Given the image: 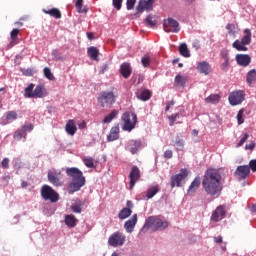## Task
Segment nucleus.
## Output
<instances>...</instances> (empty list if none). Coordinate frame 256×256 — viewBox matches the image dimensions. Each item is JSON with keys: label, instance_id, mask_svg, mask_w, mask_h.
Returning a JSON list of instances; mask_svg holds the SVG:
<instances>
[{"label": "nucleus", "instance_id": "1", "mask_svg": "<svg viewBox=\"0 0 256 256\" xmlns=\"http://www.w3.org/2000/svg\"><path fill=\"white\" fill-rule=\"evenodd\" d=\"M202 187L210 197H219L223 191V184L221 183V173L217 169H207L202 181Z\"/></svg>", "mask_w": 256, "mask_h": 256}, {"label": "nucleus", "instance_id": "2", "mask_svg": "<svg viewBox=\"0 0 256 256\" xmlns=\"http://www.w3.org/2000/svg\"><path fill=\"white\" fill-rule=\"evenodd\" d=\"M68 177L72 178V182L69 184V193H75L81 190V187L85 185V176L79 168L71 167L66 169Z\"/></svg>", "mask_w": 256, "mask_h": 256}, {"label": "nucleus", "instance_id": "3", "mask_svg": "<svg viewBox=\"0 0 256 256\" xmlns=\"http://www.w3.org/2000/svg\"><path fill=\"white\" fill-rule=\"evenodd\" d=\"M151 227H153V231H164V229L169 227V223H167V221L161 220V218L150 216L148 219H146L142 228V232L147 233V230L151 229Z\"/></svg>", "mask_w": 256, "mask_h": 256}, {"label": "nucleus", "instance_id": "4", "mask_svg": "<svg viewBox=\"0 0 256 256\" xmlns=\"http://www.w3.org/2000/svg\"><path fill=\"white\" fill-rule=\"evenodd\" d=\"M244 36L241 40H236L233 42L232 47L237 51H248V48L245 45L251 44V30L246 28L244 30Z\"/></svg>", "mask_w": 256, "mask_h": 256}, {"label": "nucleus", "instance_id": "5", "mask_svg": "<svg viewBox=\"0 0 256 256\" xmlns=\"http://www.w3.org/2000/svg\"><path fill=\"white\" fill-rule=\"evenodd\" d=\"M127 241V236L121 231L112 233L108 238V245L110 247H123Z\"/></svg>", "mask_w": 256, "mask_h": 256}, {"label": "nucleus", "instance_id": "6", "mask_svg": "<svg viewBox=\"0 0 256 256\" xmlns=\"http://www.w3.org/2000/svg\"><path fill=\"white\" fill-rule=\"evenodd\" d=\"M122 121L124 122L123 131L131 132L135 129V125H137V114L126 112L122 115Z\"/></svg>", "mask_w": 256, "mask_h": 256}, {"label": "nucleus", "instance_id": "7", "mask_svg": "<svg viewBox=\"0 0 256 256\" xmlns=\"http://www.w3.org/2000/svg\"><path fill=\"white\" fill-rule=\"evenodd\" d=\"M41 197L51 203H57L59 201V194L49 185H44L41 188Z\"/></svg>", "mask_w": 256, "mask_h": 256}, {"label": "nucleus", "instance_id": "8", "mask_svg": "<svg viewBox=\"0 0 256 256\" xmlns=\"http://www.w3.org/2000/svg\"><path fill=\"white\" fill-rule=\"evenodd\" d=\"M98 103L101 107H111L115 103V94L107 91L100 93Z\"/></svg>", "mask_w": 256, "mask_h": 256}, {"label": "nucleus", "instance_id": "9", "mask_svg": "<svg viewBox=\"0 0 256 256\" xmlns=\"http://www.w3.org/2000/svg\"><path fill=\"white\" fill-rule=\"evenodd\" d=\"M63 174L61 173L60 170H50L48 171V181L54 187H61L63 185Z\"/></svg>", "mask_w": 256, "mask_h": 256}, {"label": "nucleus", "instance_id": "10", "mask_svg": "<svg viewBox=\"0 0 256 256\" xmlns=\"http://www.w3.org/2000/svg\"><path fill=\"white\" fill-rule=\"evenodd\" d=\"M163 27L165 33H179L181 28L179 27V22L173 18H168L164 20Z\"/></svg>", "mask_w": 256, "mask_h": 256}, {"label": "nucleus", "instance_id": "11", "mask_svg": "<svg viewBox=\"0 0 256 256\" xmlns=\"http://www.w3.org/2000/svg\"><path fill=\"white\" fill-rule=\"evenodd\" d=\"M229 103L230 105H241V103H243V101H245V94L243 93V91H236V92H232L229 97Z\"/></svg>", "mask_w": 256, "mask_h": 256}, {"label": "nucleus", "instance_id": "12", "mask_svg": "<svg viewBox=\"0 0 256 256\" xmlns=\"http://www.w3.org/2000/svg\"><path fill=\"white\" fill-rule=\"evenodd\" d=\"M187 170L182 169L179 174L171 177V187L172 189L176 187H181V182L187 178Z\"/></svg>", "mask_w": 256, "mask_h": 256}, {"label": "nucleus", "instance_id": "13", "mask_svg": "<svg viewBox=\"0 0 256 256\" xmlns=\"http://www.w3.org/2000/svg\"><path fill=\"white\" fill-rule=\"evenodd\" d=\"M27 131H33V124L24 125L21 129L17 130L14 134V139H16V141L25 139V137H27Z\"/></svg>", "mask_w": 256, "mask_h": 256}, {"label": "nucleus", "instance_id": "14", "mask_svg": "<svg viewBox=\"0 0 256 256\" xmlns=\"http://www.w3.org/2000/svg\"><path fill=\"white\" fill-rule=\"evenodd\" d=\"M250 174H251V170L249 168V165L238 166L234 172V175H236L242 180H245L246 178H248Z\"/></svg>", "mask_w": 256, "mask_h": 256}, {"label": "nucleus", "instance_id": "15", "mask_svg": "<svg viewBox=\"0 0 256 256\" xmlns=\"http://www.w3.org/2000/svg\"><path fill=\"white\" fill-rule=\"evenodd\" d=\"M153 3H155V0H147V1L140 0L136 7L137 13H143L145 10L151 11V9H153Z\"/></svg>", "mask_w": 256, "mask_h": 256}, {"label": "nucleus", "instance_id": "16", "mask_svg": "<svg viewBox=\"0 0 256 256\" xmlns=\"http://www.w3.org/2000/svg\"><path fill=\"white\" fill-rule=\"evenodd\" d=\"M141 177V171L137 166H133L131 169V172L129 174L130 178V189H133L135 187V183H137V180Z\"/></svg>", "mask_w": 256, "mask_h": 256}, {"label": "nucleus", "instance_id": "17", "mask_svg": "<svg viewBox=\"0 0 256 256\" xmlns=\"http://www.w3.org/2000/svg\"><path fill=\"white\" fill-rule=\"evenodd\" d=\"M236 62L238 65H241V67H247L251 63V56L247 54H237Z\"/></svg>", "mask_w": 256, "mask_h": 256}, {"label": "nucleus", "instance_id": "18", "mask_svg": "<svg viewBox=\"0 0 256 256\" xmlns=\"http://www.w3.org/2000/svg\"><path fill=\"white\" fill-rule=\"evenodd\" d=\"M137 225V214H134L131 219L125 222L124 229H126L127 233H131L135 230V226Z\"/></svg>", "mask_w": 256, "mask_h": 256}, {"label": "nucleus", "instance_id": "19", "mask_svg": "<svg viewBox=\"0 0 256 256\" xmlns=\"http://www.w3.org/2000/svg\"><path fill=\"white\" fill-rule=\"evenodd\" d=\"M224 217H225V210L223 209V206H219L213 212L211 219L212 221H215L217 223L221 221V219H223Z\"/></svg>", "mask_w": 256, "mask_h": 256}, {"label": "nucleus", "instance_id": "20", "mask_svg": "<svg viewBox=\"0 0 256 256\" xmlns=\"http://www.w3.org/2000/svg\"><path fill=\"white\" fill-rule=\"evenodd\" d=\"M197 70L203 75H209V73H211V66L207 62L202 61L198 63Z\"/></svg>", "mask_w": 256, "mask_h": 256}, {"label": "nucleus", "instance_id": "21", "mask_svg": "<svg viewBox=\"0 0 256 256\" xmlns=\"http://www.w3.org/2000/svg\"><path fill=\"white\" fill-rule=\"evenodd\" d=\"M119 139V126H114L111 128L109 135H107V141H117Z\"/></svg>", "mask_w": 256, "mask_h": 256}, {"label": "nucleus", "instance_id": "22", "mask_svg": "<svg viewBox=\"0 0 256 256\" xmlns=\"http://www.w3.org/2000/svg\"><path fill=\"white\" fill-rule=\"evenodd\" d=\"M120 73L124 79H129L131 75V65L129 63H123L120 67Z\"/></svg>", "mask_w": 256, "mask_h": 256}, {"label": "nucleus", "instance_id": "23", "mask_svg": "<svg viewBox=\"0 0 256 256\" xmlns=\"http://www.w3.org/2000/svg\"><path fill=\"white\" fill-rule=\"evenodd\" d=\"M201 185V177H196L188 188V194L195 193Z\"/></svg>", "mask_w": 256, "mask_h": 256}, {"label": "nucleus", "instance_id": "24", "mask_svg": "<svg viewBox=\"0 0 256 256\" xmlns=\"http://www.w3.org/2000/svg\"><path fill=\"white\" fill-rule=\"evenodd\" d=\"M47 94L45 93V88L42 85L36 86L34 89V97L33 99H43Z\"/></svg>", "mask_w": 256, "mask_h": 256}, {"label": "nucleus", "instance_id": "25", "mask_svg": "<svg viewBox=\"0 0 256 256\" xmlns=\"http://www.w3.org/2000/svg\"><path fill=\"white\" fill-rule=\"evenodd\" d=\"M87 53H88V57H90V59H93V61L98 60L99 49H97V47H95V46L89 47L88 50H87Z\"/></svg>", "mask_w": 256, "mask_h": 256}, {"label": "nucleus", "instance_id": "26", "mask_svg": "<svg viewBox=\"0 0 256 256\" xmlns=\"http://www.w3.org/2000/svg\"><path fill=\"white\" fill-rule=\"evenodd\" d=\"M66 133H68V135H75V133H77V126H75V121L69 120L67 122Z\"/></svg>", "mask_w": 256, "mask_h": 256}, {"label": "nucleus", "instance_id": "27", "mask_svg": "<svg viewBox=\"0 0 256 256\" xmlns=\"http://www.w3.org/2000/svg\"><path fill=\"white\" fill-rule=\"evenodd\" d=\"M185 83H187V77L180 74L176 75L174 79V85H176V87H185Z\"/></svg>", "mask_w": 256, "mask_h": 256}, {"label": "nucleus", "instance_id": "28", "mask_svg": "<svg viewBox=\"0 0 256 256\" xmlns=\"http://www.w3.org/2000/svg\"><path fill=\"white\" fill-rule=\"evenodd\" d=\"M129 145H130V152L132 153V155H135V153L139 151V147H141V141L132 140L129 142Z\"/></svg>", "mask_w": 256, "mask_h": 256}, {"label": "nucleus", "instance_id": "29", "mask_svg": "<svg viewBox=\"0 0 256 256\" xmlns=\"http://www.w3.org/2000/svg\"><path fill=\"white\" fill-rule=\"evenodd\" d=\"M43 13H45L46 15H50L51 17H55V19H61V11H59V9L56 8H52L50 10H43Z\"/></svg>", "mask_w": 256, "mask_h": 256}, {"label": "nucleus", "instance_id": "30", "mask_svg": "<svg viewBox=\"0 0 256 256\" xmlns=\"http://www.w3.org/2000/svg\"><path fill=\"white\" fill-rule=\"evenodd\" d=\"M65 223L67 227H75L77 225V218L73 214L65 216Z\"/></svg>", "mask_w": 256, "mask_h": 256}, {"label": "nucleus", "instance_id": "31", "mask_svg": "<svg viewBox=\"0 0 256 256\" xmlns=\"http://www.w3.org/2000/svg\"><path fill=\"white\" fill-rule=\"evenodd\" d=\"M206 103H211L212 105H217L221 101V96L219 94H211L205 99Z\"/></svg>", "mask_w": 256, "mask_h": 256}, {"label": "nucleus", "instance_id": "32", "mask_svg": "<svg viewBox=\"0 0 256 256\" xmlns=\"http://www.w3.org/2000/svg\"><path fill=\"white\" fill-rule=\"evenodd\" d=\"M137 99L140 101H149L151 99V91L143 90L141 93L137 94Z\"/></svg>", "mask_w": 256, "mask_h": 256}, {"label": "nucleus", "instance_id": "33", "mask_svg": "<svg viewBox=\"0 0 256 256\" xmlns=\"http://www.w3.org/2000/svg\"><path fill=\"white\" fill-rule=\"evenodd\" d=\"M179 53L182 57H191V53L189 52V48L186 43H183L179 46Z\"/></svg>", "mask_w": 256, "mask_h": 256}, {"label": "nucleus", "instance_id": "34", "mask_svg": "<svg viewBox=\"0 0 256 256\" xmlns=\"http://www.w3.org/2000/svg\"><path fill=\"white\" fill-rule=\"evenodd\" d=\"M246 81L249 83V85H252V83H255L256 81V70L252 69L247 73Z\"/></svg>", "mask_w": 256, "mask_h": 256}, {"label": "nucleus", "instance_id": "35", "mask_svg": "<svg viewBox=\"0 0 256 256\" xmlns=\"http://www.w3.org/2000/svg\"><path fill=\"white\" fill-rule=\"evenodd\" d=\"M159 193V186H152L147 190V199H153V196Z\"/></svg>", "mask_w": 256, "mask_h": 256}, {"label": "nucleus", "instance_id": "36", "mask_svg": "<svg viewBox=\"0 0 256 256\" xmlns=\"http://www.w3.org/2000/svg\"><path fill=\"white\" fill-rule=\"evenodd\" d=\"M131 213H133V211H131V208H123L119 214L118 217L119 219L123 220V219H127V217H131Z\"/></svg>", "mask_w": 256, "mask_h": 256}, {"label": "nucleus", "instance_id": "37", "mask_svg": "<svg viewBox=\"0 0 256 256\" xmlns=\"http://www.w3.org/2000/svg\"><path fill=\"white\" fill-rule=\"evenodd\" d=\"M119 115V112L117 110H113L110 114L104 117L103 123H111Z\"/></svg>", "mask_w": 256, "mask_h": 256}, {"label": "nucleus", "instance_id": "38", "mask_svg": "<svg viewBox=\"0 0 256 256\" xmlns=\"http://www.w3.org/2000/svg\"><path fill=\"white\" fill-rule=\"evenodd\" d=\"M83 163L89 169H95V160L93 158L87 156L83 159Z\"/></svg>", "mask_w": 256, "mask_h": 256}, {"label": "nucleus", "instance_id": "39", "mask_svg": "<svg viewBox=\"0 0 256 256\" xmlns=\"http://www.w3.org/2000/svg\"><path fill=\"white\" fill-rule=\"evenodd\" d=\"M35 84H30L28 87L25 88V97H28V99H33L34 97V91Z\"/></svg>", "mask_w": 256, "mask_h": 256}, {"label": "nucleus", "instance_id": "40", "mask_svg": "<svg viewBox=\"0 0 256 256\" xmlns=\"http://www.w3.org/2000/svg\"><path fill=\"white\" fill-rule=\"evenodd\" d=\"M145 23H146V25H148V27H155V25H157V22L155 20V16L154 15H148L145 19Z\"/></svg>", "mask_w": 256, "mask_h": 256}, {"label": "nucleus", "instance_id": "41", "mask_svg": "<svg viewBox=\"0 0 256 256\" xmlns=\"http://www.w3.org/2000/svg\"><path fill=\"white\" fill-rule=\"evenodd\" d=\"M5 114H6V117L8 118L9 123H13V121H17V112L8 111Z\"/></svg>", "mask_w": 256, "mask_h": 256}, {"label": "nucleus", "instance_id": "42", "mask_svg": "<svg viewBox=\"0 0 256 256\" xmlns=\"http://www.w3.org/2000/svg\"><path fill=\"white\" fill-rule=\"evenodd\" d=\"M175 147L177 151H183V147H185V141H183L181 138H176Z\"/></svg>", "mask_w": 256, "mask_h": 256}, {"label": "nucleus", "instance_id": "43", "mask_svg": "<svg viewBox=\"0 0 256 256\" xmlns=\"http://www.w3.org/2000/svg\"><path fill=\"white\" fill-rule=\"evenodd\" d=\"M43 71L46 79H49V81L55 80V76H53V73L51 72V69H49V67H45Z\"/></svg>", "mask_w": 256, "mask_h": 256}, {"label": "nucleus", "instance_id": "44", "mask_svg": "<svg viewBox=\"0 0 256 256\" xmlns=\"http://www.w3.org/2000/svg\"><path fill=\"white\" fill-rule=\"evenodd\" d=\"M82 206H83V203L77 202L71 206V210L73 211V213H81Z\"/></svg>", "mask_w": 256, "mask_h": 256}, {"label": "nucleus", "instance_id": "45", "mask_svg": "<svg viewBox=\"0 0 256 256\" xmlns=\"http://www.w3.org/2000/svg\"><path fill=\"white\" fill-rule=\"evenodd\" d=\"M243 113H245V109H240L237 114L238 125H243L245 120H243Z\"/></svg>", "mask_w": 256, "mask_h": 256}, {"label": "nucleus", "instance_id": "46", "mask_svg": "<svg viewBox=\"0 0 256 256\" xmlns=\"http://www.w3.org/2000/svg\"><path fill=\"white\" fill-rule=\"evenodd\" d=\"M168 119H169L170 127H173V125L175 124V121H177V119H179V113L172 114L170 117H168Z\"/></svg>", "mask_w": 256, "mask_h": 256}, {"label": "nucleus", "instance_id": "47", "mask_svg": "<svg viewBox=\"0 0 256 256\" xmlns=\"http://www.w3.org/2000/svg\"><path fill=\"white\" fill-rule=\"evenodd\" d=\"M248 139H249V134L245 133L244 136L238 142L237 147H243V145H245Z\"/></svg>", "mask_w": 256, "mask_h": 256}, {"label": "nucleus", "instance_id": "48", "mask_svg": "<svg viewBox=\"0 0 256 256\" xmlns=\"http://www.w3.org/2000/svg\"><path fill=\"white\" fill-rule=\"evenodd\" d=\"M137 3V0H127L126 7L128 11H131L135 7V4Z\"/></svg>", "mask_w": 256, "mask_h": 256}, {"label": "nucleus", "instance_id": "49", "mask_svg": "<svg viewBox=\"0 0 256 256\" xmlns=\"http://www.w3.org/2000/svg\"><path fill=\"white\" fill-rule=\"evenodd\" d=\"M141 63L143 65V67H149V64L151 63V60L149 59V56L142 57Z\"/></svg>", "mask_w": 256, "mask_h": 256}, {"label": "nucleus", "instance_id": "50", "mask_svg": "<svg viewBox=\"0 0 256 256\" xmlns=\"http://www.w3.org/2000/svg\"><path fill=\"white\" fill-rule=\"evenodd\" d=\"M9 118H7V114H4L1 118H0V125H9Z\"/></svg>", "mask_w": 256, "mask_h": 256}, {"label": "nucleus", "instance_id": "51", "mask_svg": "<svg viewBox=\"0 0 256 256\" xmlns=\"http://www.w3.org/2000/svg\"><path fill=\"white\" fill-rule=\"evenodd\" d=\"M53 61H61V55L57 50L52 51Z\"/></svg>", "mask_w": 256, "mask_h": 256}, {"label": "nucleus", "instance_id": "52", "mask_svg": "<svg viewBox=\"0 0 256 256\" xmlns=\"http://www.w3.org/2000/svg\"><path fill=\"white\" fill-rule=\"evenodd\" d=\"M113 1V6L117 11L121 10V5L123 3V0H112Z\"/></svg>", "mask_w": 256, "mask_h": 256}, {"label": "nucleus", "instance_id": "53", "mask_svg": "<svg viewBox=\"0 0 256 256\" xmlns=\"http://www.w3.org/2000/svg\"><path fill=\"white\" fill-rule=\"evenodd\" d=\"M248 167L250 168L251 171H253V173H255L256 172V159L251 160L249 162V166Z\"/></svg>", "mask_w": 256, "mask_h": 256}, {"label": "nucleus", "instance_id": "54", "mask_svg": "<svg viewBox=\"0 0 256 256\" xmlns=\"http://www.w3.org/2000/svg\"><path fill=\"white\" fill-rule=\"evenodd\" d=\"M9 158H4L2 160L1 166L3 169H9Z\"/></svg>", "mask_w": 256, "mask_h": 256}, {"label": "nucleus", "instance_id": "55", "mask_svg": "<svg viewBox=\"0 0 256 256\" xmlns=\"http://www.w3.org/2000/svg\"><path fill=\"white\" fill-rule=\"evenodd\" d=\"M222 71H229V60H224V62L222 63Z\"/></svg>", "mask_w": 256, "mask_h": 256}, {"label": "nucleus", "instance_id": "56", "mask_svg": "<svg viewBox=\"0 0 256 256\" xmlns=\"http://www.w3.org/2000/svg\"><path fill=\"white\" fill-rule=\"evenodd\" d=\"M17 35H19V29H13L10 33L11 39H17Z\"/></svg>", "mask_w": 256, "mask_h": 256}, {"label": "nucleus", "instance_id": "57", "mask_svg": "<svg viewBox=\"0 0 256 256\" xmlns=\"http://www.w3.org/2000/svg\"><path fill=\"white\" fill-rule=\"evenodd\" d=\"M164 157H165V159H171V158L173 157V151H171V150H166V151L164 152Z\"/></svg>", "mask_w": 256, "mask_h": 256}, {"label": "nucleus", "instance_id": "58", "mask_svg": "<svg viewBox=\"0 0 256 256\" xmlns=\"http://www.w3.org/2000/svg\"><path fill=\"white\" fill-rule=\"evenodd\" d=\"M221 55L224 61H229V52H227V50L222 51Z\"/></svg>", "mask_w": 256, "mask_h": 256}, {"label": "nucleus", "instance_id": "59", "mask_svg": "<svg viewBox=\"0 0 256 256\" xmlns=\"http://www.w3.org/2000/svg\"><path fill=\"white\" fill-rule=\"evenodd\" d=\"M245 149L249 151H253V149H255V143L251 142L250 144H246Z\"/></svg>", "mask_w": 256, "mask_h": 256}, {"label": "nucleus", "instance_id": "60", "mask_svg": "<svg viewBox=\"0 0 256 256\" xmlns=\"http://www.w3.org/2000/svg\"><path fill=\"white\" fill-rule=\"evenodd\" d=\"M75 6L77 11L81 9L83 7V0H77Z\"/></svg>", "mask_w": 256, "mask_h": 256}, {"label": "nucleus", "instance_id": "61", "mask_svg": "<svg viewBox=\"0 0 256 256\" xmlns=\"http://www.w3.org/2000/svg\"><path fill=\"white\" fill-rule=\"evenodd\" d=\"M173 105H175V101H170L166 104V108L165 111H169V109H171V107H173Z\"/></svg>", "mask_w": 256, "mask_h": 256}, {"label": "nucleus", "instance_id": "62", "mask_svg": "<svg viewBox=\"0 0 256 256\" xmlns=\"http://www.w3.org/2000/svg\"><path fill=\"white\" fill-rule=\"evenodd\" d=\"M24 75H26V76H31V75H33V70L30 69V68L26 69V70L24 71Z\"/></svg>", "mask_w": 256, "mask_h": 256}, {"label": "nucleus", "instance_id": "63", "mask_svg": "<svg viewBox=\"0 0 256 256\" xmlns=\"http://www.w3.org/2000/svg\"><path fill=\"white\" fill-rule=\"evenodd\" d=\"M79 129H85L87 127V123L85 121H82L78 124Z\"/></svg>", "mask_w": 256, "mask_h": 256}, {"label": "nucleus", "instance_id": "64", "mask_svg": "<svg viewBox=\"0 0 256 256\" xmlns=\"http://www.w3.org/2000/svg\"><path fill=\"white\" fill-rule=\"evenodd\" d=\"M214 241H215V243H223V237H221V236L214 237Z\"/></svg>", "mask_w": 256, "mask_h": 256}]
</instances>
